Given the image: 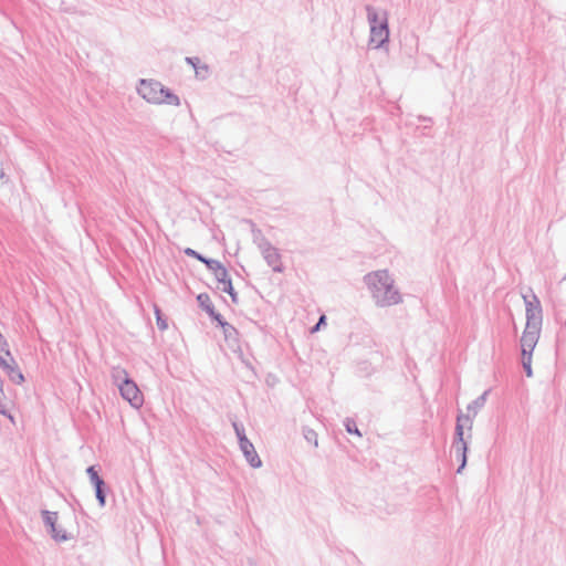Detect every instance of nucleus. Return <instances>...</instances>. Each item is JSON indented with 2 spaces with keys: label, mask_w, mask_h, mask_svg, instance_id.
Here are the masks:
<instances>
[{
  "label": "nucleus",
  "mask_w": 566,
  "mask_h": 566,
  "mask_svg": "<svg viewBox=\"0 0 566 566\" xmlns=\"http://www.w3.org/2000/svg\"><path fill=\"white\" fill-rule=\"evenodd\" d=\"M363 281L378 307H389L402 303V295L395 286V280L387 270L369 272L364 275Z\"/></svg>",
  "instance_id": "f257e3e1"
},
{
  "label": "nucleus",
  "mask_w": 566,
  "mask_h": 566,
  "mask_svg": "<svg viewBox=\"0 0 566 566\" xmlns=\"http://www.w3.org/2000/svg\"><path fill=\"white\" fill-rule=\"evenodd\" d=\"M490 391V389H486L482 395L471 401L467 407V415L460 413L457 417L452 449L454 450L455 458L460 461V465L457 469L458 474L462 473L468 462V442L464 439V427L467 426L469 430L472 429V420L484 407Z\"/></svg>",
  "instance_id": "f03ea898"
},
{
  "label": "nucleus",
  "mask_w": 566,
  "mask_h": 566,
  "mask_svg": "<svg viewBox=\"0 0 566 566\" xmlns=\"http://www.w3.org/2000/svg\"><path fill=\"white\" fill-rule=\"evenodd\" d=\"M137 92L151 104L180 105L179 96L156 80H140Z\"/></svg>",
  "instance_id": "7ed1b4c3"
},
{
  "label": "nucleus",
  "mask_w": 566,
  "mask_h": 566,
  "mask_svg": "<svg viewBox=\"0 0 566 566\" xmlns=\"http://www.w3.org/2000/svg\"><path fill=\"white\" fill-rule=\"evenodd\" d=\"M111 378L113 384L118 387L123 399L128 401L132 407L139 408L143 406L144 396L125 368L120 366L113 367Z\"/></svg>",
  "instance_id": "20e7f679"
},
{
  "label": "nucleus",
  "mask_w": 566,
  "mask_h": 566,
  "mask_svg": "<svg viewBox=\"0 0 566 566\" xmlns=\"http://www.w3.org/2000/svg\"><path fill=\"white\" fill-rule=\"evenodd\" d=\"M365 9L370 25L369 44L374 49H379L389 40L388 12L386 10L378 11L370 4H367Z\"/></svg>",
  "instance_id": "39448f33"
},
{
  "label": "nucleus",
  "mask_w": 566,
  "mask_h": 566,
  "mask_svg": "<svg viewBox=\"0 0 566 566\" xmlns=\"http://www.w3.org/2000/svg\"><path fill=\"white\" fill-rule=\"evenodd\" d=\"M525 302L527 328H541L543 322V310L538 297L533 294L532 298L523 296Z\"/></svg>",
  "instance_id": "423d86ee"
},
{
  "label": "nucleus",
  "mask_w": 566,
  "mask_h": 566,
  "mask_svg": "<svg viewBox=\"0 0 566 566\" xmlns=\"http://www.w3.org/2000/svg\"><path fill=\"white\" fill-rule=\"evenodd\" d=\"M42 517L44 525L48 527L50 535L55 542H66L70 539V534L65 530L59 528L56 525L57 512L43 510Z\"/></svg>",
  "instance_id": "0eeeda50"
},
{
  "label": "nucleus",
  "mask_w": 566,
  "mask_h": 566,
  "mask_svg": "<svg viewBox=\"0 0 566 566\" xmlns=\"http://www.w3.org/2000/svg\"><path fill=\"white\" fill-rule=\"evenodd\" d=\"M86 473L88 475L91 484L94 486L95 490V496L98 502V505L101 507H104L106 504V493L108 491V488L103 480L102 476H99L98 471L96 470L95 465H90L86 469Z\"/></svg>",
  "instance_id": "6e6552de"
},
{
  "label": "nucleus",
  "mask_w": 566,
  "mask_h": 566,
  "mask_svg": "<svg viewBox=\"0 0 566 566\" xmlns=\"http://www.w3.org/2000/svg\"><path fill=\"white\" fill-rule=\"evenodd\" d=\"M266 264L276 273H282L284 271V265L282 262V255L277 248L271 245L261 252Z\"/></svg>",
  "instance_id": "1a4fd4ad"
},
{
  "label": "nucleus",
  "mask_w": 566,
  "mask_h": 566,
  "mask_svg": "<svg viewBox=\"0 0 566 566\" xmlns=\"http://www.w3.org/2000/svg\"><path fill=\"white\" fill-rule=\"evenodd\" d=\"M539 332L541 328H527V326H525V329L521 337L522 353H533L539 337Z\"/></svg>",
  "instance_id": "9d476101"
},
{
  "label": "nucleus",
  "mask_w": 566,
  "mask_h": 566,
  "mask_svg": "<svg viewBox=\"0 0 566 566\" xmlns=\"http://www.w3.org/2000/svg\"><path fill=\"white\" fill-rule=\"evenodd\" d=\"M240 449L247 460V462L254 469H258L262 465V461L256 453L253 443L249 439H243Z\"/></svg>",
  "instance_id": "9b49d317"
},
{
  "label": "nucleus",
  "mask_w": 566,
  "mask_h": 566,
  "mask_svg": "<svg viewBox=\"0 0 566 566\" xmlns=\"http://www.w3.org/2000/svg\"><path fill=\"white\" fill-rule=\"evenodd\" d=\"M6 355L10 358V364L3 369V371L12 382L18 385L22 384L24 381V376L8 348L6 349Z\"/></svg>",
  "instance_id": "f8f14e48"
},
{
  "label": "nucleus",
  "mask_w": 566,
  "mask_h": 566,
  "mask_svg": "<svg viewBox=\"0 0 566 566\" xmlns=\"http://www.w3.org/2000/svg\"><path fill=\"white\" fill-rule=\"evenodd\" d=\"M222 333L230 348L235 349L240 347L239 332L233 325L230 323L222 324Z\"/></svg>",
  "instance_id": "ddd939ff"
},
{
  "label": "nucleus",
  "mask_w": 566,
  "mask_h": 566,
  "mask_svg": "<svg viewBox=\"0 0 566 566\" xmlns=\"http://www.w3.org/2000/svg\"><path fill=\"white\" fill-rule=\"evenodd\" d=\"M252 238L253 243L258 247L260 252H263L265 249L270 248L272 244L271 242L265 238L263 232L258 228H252Z\"/></svg>",
  "instance_id": "4468645a"
},
{
  "label": "nucleus",
  "mask_w": 566,
  "mask_h": 566,
  "mask_svg": "<svg viewBox=\"0 0 566 566\" xmlns=\"http://www.w3.org/2000/svg\"><path fill=\"white\" fill-rule=\"evenodd\" d=\"M186 63L191 65L196 72V75H201L202 77L209 72V66L207 64H200L201 61L198 56H187L185 59Z\"/></svg>",
  "instance_id": "2eb2a0df"
},
{
  "label": "nucleus",
  "mask_w": 566,
  "mask_h": 566,
  "mask_svg": "<svg viewBox=\"0 0 566 566\" xmlns=\"http://www.w3.org/2000/svg\"><path fill=\"white\" fill-rule=\"evenodd\" d=\"M197 302L199 304V306L208 314V315H212L213 311L214 310V306L210 300V296L207 294V293H200L198 296H197Z\"/></svg>",
  "instance_id": "dca6fc26"
},
{
  "label": "nucleus",
  "mask_w": 566,
  "mask_h": 566,
  "mask_svg": "<svg viewBox=\"0 0 566 566\" xmlns=\"http://www.w3.org/2000/svg\"><path fill=\"white\" fill-rule=\"evenodd\" d=\"M221 290H222V292H224V293L230 295L231 301L234 304H238V302H239L238 293L235 292V290H234V287L232 285L231 279L227 280L224 283H222Z\"/></svg>",
  "instance_id": "f3484780"
},
{
  "label": "nucleus",
  "mask_w": 566,
  "mask_h": 566,
  "mask_svg": "<svg viewBox=\"0 0 566 566\" xmlns=\"http://www.w3.org/2000/svg\"><path fill=\"white\" fill-rule=\"evenodd\" d=\"M155 316L158 329L166 331L168 328L167 319L157 305H155Z\"/></svg>",
  "instance_id": "a211bd4d"
},
{
  "label": "nucleus",
  "mask_w": 566,
  "mask_h": 566,
  "mask_svg": "<svg viewBox=\"0 0 566 566\" xmlns=\"http://www.w3.org/2000/svg\"><path fill=\"white\" fill-rule=\"evenodd\" d=\"M522 365H523V369L525 371V375L527 377H532L533 376V370H532V353H530V354L522 353Z\"/></svg>",
  "instance_id": "6ab92c4d"
},
{
  "label": "nucleus",
  "mask_w": 566,
  "mask_h": 566,
  "mask_svg": "<svg viewBox=\"0 0 566 566\" xmlns=\"http://www.w3.org/2000/svg\"><path fill=\"white\" fill-rule=\"evenodd\" d=\"M344 426H345V429L346 431L349 433V434H356L358 437H361V433L357 427V423L354 419L352 418H346L345 421H344Z\"/></svg>",
  "instance_id": "aec40b11"
},
{
  "label": "nucleus",
  "mask_w": 566,
  "mask_h": 566,
  "mask_svg": "<svg viewBox=\"0 0 566 566\" xmlns=\"http://www.w3.org/2000/svg\"><path fill=\"white\" fill-rule=\"evenodd\" d=\"M214 277L216 280L222 284L224 283L227 280H230L231 277L229 276V273H228V270L223 266V265H220V269L217 270L214 273Z\"/></svg>",
  "instance_id": "412c9836"
},
{
  "label": "nucleus",
  "mask_w": 566,
  "mask_h": 566,
  "mask_svg": "<svg viewBox=\"0 0 566 566\" xmlns=\"http://www.w3.org/2000/svg\"><path fill=\"white\" fill-rule=\"evenodd\" d=\"M202 263L212 273H214L217 270H219L220 265H222L218 260L210 259V258H207V256H205V259L202 260Z\"/></svg>",
  "instance_id": "4be33fe9"
},
{
  "label": "nucleus",
  "mask_w": 566,
  "mask_h": 566,
  "mask_svg": "<svg viewBox=\"0 0 566 566\" xmlns=\"http://www.w3.org/2000/svg\"><path fill=\"white\" fill-rule=\"evenodd\" d=\"M233 429H234L235 434L238 437L239 444H241L243 439H248L247 436H245V431H244V428H243L242 424H240L238 422H233Z\"/></svg>",
  "instance_id": "5701e85b"
},
{
  "label": "nucleus",
  "mask_w": 566,
  "mask_h": 566,
  "mask_svg": "<svg viewBox=\"0 0 566 566\" xmlns=\"http://www.w3.org/2000/svg\"><path fill=\"white\" fill-rule=\"evenodd\" d=\"M184 253L187 255V256H190V258H193L200 262H202V260L205 259V255L199 253L198 251L191 249V248H186L184 250Z\"/></svg>",
  "instance_id": "b1692460"
},
{
  "label": "nucleus",
  "mask_w": 566,
  "mask_h": 566,
  "mask_svg": "<svg viewBox=\"0 0 566 566\" xmlns=\"http://www.w3.org/2000/svg\"><path fill=\"white\" fill-rule=\"evenodd\" d=\"M304 438L308 441V442H313L315 447H317V433L312 430V429H306L304 431Z\"/></svg>",
  "instance_id": "393cba45"
},
{
  "label": "nucleus",
  "mask_w": 566,
  "mask_h": 566,
  "mask_svg": "<svg viewBox=\"0 0 566 566\" xmlns=\"http://www.w3.org/2000/svg\"><path fill=\"white\" fill-rule=\"evenodd\" d=\"M209 317L217 322V324L222 328V324H228V322L223 318V316L218 313L217 311H213L212 315H209Z\"/></svg>",
  "instance_id": "a878e982"
},
{
  "label": "nucleus",
  "mask_w": 566,
  "mask_h": 566,
  "mask_svg": "<svg viewBox=\"0 0 566 566\" xmlns=\"http://www.w3.org/2000/svg\"><path fill=\"white\" fill-rule=\"evenodd\" d=\"M2 398L3 396H0V415H3L6 417H8L11 421H13V417L11 416V413L9 412L7 406L3 403L2 401Z\"/></svg>",
  "instance_id": "bb28decb"
},
{
  "label": "nucleus",
  "mask_w": 566,
  "mask_h": 566,
  "mask_svg": "<svg viewBox=\"0 0 566 566\" xmlns=\"http://www.w3.org/2000/svg\"><path fill=\"white\" fill-rule=\"evenodd\" d=\"M325 319H326V317H325L324 315H322V316L319 317V319H318L317 324L313 327V329H312V331H313V332L317 331V329L319 328V326H322V324H324V323H325Z\"/></svg>",
  "instance_id": "cd10ccee"
},
{
  "label": "nucleus",
  "mask_w": 566,
  "mask_h": 566,
  "mask_svg": "<svg viewBox=\"0 0 566 566\" xmlns=\"http://www.w3.org/2000/svg\"><path fill=\"white\" fill-rule=\"evenodd\" d=\"M10 364V359L7 360L6 358H3L1 355H0V367L2 369H4L6 367H8V365Z\"/></svg>",
  "instance_id": "c85d7f7f"
},
{
  "label": "nucleus",
  "mask_w": 566,
  "mask_h": 566,
  "mask_svg": "<svg viewBox=\"0 0 566 566\" xmlns=\"http://www.w3.org/2000/svg\"><path fill=\"white\" fill-rule=\"evenodd\" d=\"M0 347H1V349H4V347H8V342H7V339L2 336V334H0Z\"/></svg>",
  "instance_id": "c756f323"
},
{
  "label": "nucleus",
  "mask_w": 566,
  "mask_h": 566,
  "mask_svg": "<svg viewBox=\"0 0 566 566\" xmlns=\"http://www.w3.org/2000/svg\"><path fill=\"white\" fill-rule=\"evenodd\" d=\"M419 120H423L424 123H432V118L426 116H419Z\"/></svg>",
  "instance_id": "7c9ffc66"
},
{
  "label": "nucleus",
  "mask_w": 566,
  "mask_h": 566,
  "mask_svg": "<svg viewBox=\"0 0 566 566\" xmlns=\"http://www.w3.org/2000/svg\"><path fill=\"white\" fill-rule=\"evenodd\" d=\"M6 177H7V176H6L4 171H3V169H1V170H0V179H4Z\"/></svg>",
  "instance_id": "2f4dec72"
},
{
  "label": "nucleus",
  "mask_w": 566,
  "mask_h": 566,
  "mask_svg": "<svg viewBox=\"0 0 566 566\" xmlns=\"http://www.w3.org/2000/svg\"><path fill=\"white\" fill-rule=\"evenodd\" d=\"M0 396H4V395H3L2 386H0Z\"/></svg>",
  "instance_id": "473e14b6"
},
{
  "label": "nucleus",
  "mask_w": 566,
  "mask_h": 566,
  "mask_svg": "<svg viewBox=\"0 0 566 566\" xmlns=\"http://www.w3.org/2000/svg\"><path fill=\"white\" fill-rule=\"evenodd\" d=\"M563 281H566V274L563 276Z\"/></svg>",
  "instance_id": "72a5a7b5"
},
{
  "label": "nucleus",
  "mask_w": 566,
  "mask_h": 566,
  "mask_svg": "<svg viewBox=\"0 0 566 566\" xmlns=\"http://www.w3.org/2000/svg\"><path fill=\"white\" fill-rule=\"evenodd\" d=\"M565 328H566V319H565V324H564Z\"/></svg>",
  "instance_id": "f704fd0d"
}]
</instances>
